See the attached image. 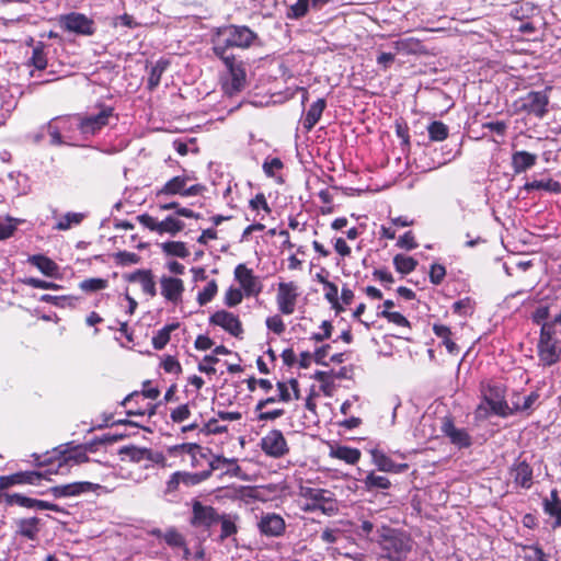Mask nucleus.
Listing matches in <instances>:
<instances>
[{"instance_id": "1", "label": "nucleus", "mask_w": 561, "mask_h": 561, "mask_svg": "<svg viewBox=\"0 0 561 561\" xmlns=\"http://www.w3.org/2000/svg\"><path fill=\"white\" fill-rule=\"evenodd\" d=\"M257 39V34L245 25L228 24L217 27L211 35V50L216 57L233 56L231 48L247 49Z\"/></svg>"}, {"instance_id": "2", "label": "nucleus", "mask_w": 561, "mask_h": 561, "mask_svg": "<svg viewBox=\"0 0 561 561\" xmlns=\"http://www.w3.org/2000/svg\"><path fill=\"white\" fill-rule=\"evenodd\" d=\"M376 542L380 547L381 557L388 561H405L413 549V540L401 529L382 525L377 529Z\"/></svg>"}, {"instance_id": "3", "label": "nucleus", "mask_w": 561, "mask_h": 561, "mask_svg": "<svg viewBox=\"0 0 561 561\" xmlns=\"http://www.w3.org/2000/svg\"><path fill=\"white\" fill-rule=\"evenodd\" d=\"M299 496L305 500L301 505L305 512L320 511L324 515L333 516L339 511L337 501L329 490L301 485Z\"/></svg>"}, {"instance_id": "4", "label": "nucleus", "mask_w": 561, "mask_h": 561, "mask_svg": "<svg viewBox=\"0 0 561 561\" xmlns=\"http://www.w3.org/2000/svg\"><path fill=\"white\" fill-rule=\"evenodd\" d=\"M227 69V73L222 79V89L226 94L234 95L247 87V69L241 60H237L234 56L218 57Z\"/></svg>"}, {"instance_id": "5", "label": "nucleus", "mask_w": 561, "mask_h": 561, "mask_svg": "<svg viewBox=\"0 0 561 561\" xmlns=\"http://www.w3.org/2000/svg\"><path fill=\"white\" fill-rule=\"evenodd\" d=\"M114 118V108L106 105H99L98 111L77 115V126L85 137L96 135L103 127Z\"/></svg>"}, {"instance_id": "6", "label": "nucleus", "mask_w": 561, "mask_h": 561, "mask_svg": "<svg viewBox=\"0 0 561 561\" xmlns=\"http://www.w3.org/2000/svg\"><path fill=\"white\" fill-rule=\"evenodd\" d=\"M537 350L543 366L554 365L561 357V334L550 331L549 328H541Z\"/></svg>"}, {"instance_id": "7", "label": "nucleus", "mask_w": 561, "mask_h": 561, "mask_svg": "<svg viewBox=\"0 0 561 561\" xmlns=\"http://www.w3.org/2000/svg\"><path fill=\"white\" fill-rule=\"evenodd\" d=\"M298 298V287L294 282L279 283L277 286L276 304L283 314L295 312Z\"/></svg>"}, {"instance_id": "8", "label": "nucleus", "mask_w": 561, "mask_h": 561, "mask_svg": "<svg viewBox=\"0 0 561 561\" xmlns=\"http://www.w3.org/2000/svg\"><path fill=\"white\" fill-rule=\"evenodd\" d=\"M188 180L190 178L186 175L172 178L161 190L158 191L157 196L176 194L182 196L198 195L203 191V186L201 184H195L187 187Z\"/></svg>"}, {"instance_id": "9", "label": "nucleus", "mask_w": 561, "mask_h": 561, "mask_svg": "<svg viewBox=\"0 0 561 561\" xmlns=\"http://www.w3.org/2000/svg\"><path fill=\"white\" fill-rule=\"evenodd\" d=\"M261 449L270 457L280 458L288 453L287 442L279 430L270 431L262 437Z\"/></svg>"}, {"instance_id": "10", "label": "nucleus", "mask_w": 561, "mask_h": 561, "mask_svg": "<svg viewBox=\"0 0 561 561\" xmlns=\"http://www.w3.org/2000/svg\"><path fill=\"white\" fill-rule=\"evenodd\" d=\"M60 25L68 32L81 35L93 33V21L82 13L72 12L60 16Z\"/></svg>"}, {"instance_id": "11", "label": "nucleus", "mask_w": 561, "mask_h": 561, "mask_svg": "<svg viewBox=\"0 0 561 561\" xmlns=\"http://www.w3.org/2000/svg\"><path fill=\"white\" fill-rule=\"evenodd\" d=\"M234 278L239 282L244 294L250 296H257L262 291V283L253 271L248 268L244 264H239L234 268Z\"/></svg>"}, {"instance_id": "12", "label": "nucleus", "mask_w": 561, "mask_h": 561, "mask_svg": "<svg viewBox=\"0 0 561 561\" xmlns=\"http://www.w3.org/2000/svg\"><path fill=\"white\" fill-rule=\"evenodd\" d=\"M192 511L193 516L191 524L194 527L208 528L219 522V515L215 508L208 505H204L198 501H194Z\"/></svg>"}, {"instance_id": "13", "label": "nucleus", "mask_w": 561, "mask_h": 561, "mask_svg": "<svg viewBox=\"0 0 561 561\" xmlns=\"http://www.w3.org/2000/svg\"><path fill=\"white\" fill-rule=\"evenodd\" d=\"M211 324L222 328L233 336H240L243 332L239 318L226 310L216 311L209 319Z\"/></svg>"}, {"instance_id": "14", "label": "nucleus", "mask_w": 561, "mask_h": 561, "mask_svg": "<svg viewBox=\"0 0 561 561\" xmlns=\"http://www.w3.org/2000/svg\"><path fill=\"white\" fill-rule=\"evenodd\" d=\"M121 453L126 455L134 462L150 461L162 467H164L167 462V458L162 453L152 451L148 448L130 446L122 449Z\"/></svg>"}, {"instance_id": "15", "label": "nucleus", "mask_w": 561, "mask_h": 561, "mask_svg": "<svg viewBox=\"0 0 561 561\" xmlns=\"http://www.w3.org/2000/svg\"><path fill=\"white\" fill-rule=\"evenodd\" d=\"M548 102L546 93L533 91L522 99V108L537 117H542L547 112Z\"/></svg>"}, {"instance_id": "16", "label": "nucleus", "mask_w": 561, "mask_h": 561, "mask_svg": "<svg viewBox=\"0 0 561 561\" xmlns=\"http://www.w3.org/2000/svg\"><path fill=\"white\" fill-rule=\"evenodd\" d=\"M161 295L165 300L178 304L182 300L184 283L182 279L171 276L160 278Z\"/></svg>"}, {"instance_id": "17", "label": "nucleus", "mask_w": 561, "mask_h": 561, "mask_svg": "<svg viewBox=\"0 0 561 561\" xmlns=\"http://www.w3.org/2000/svg\"><path fill=\"white\" fill-rule=\"evenodd\" d=\"M257 527L260 531L268 537H278L285 531L284 518L275 513H267L262 515Z\"/></svg>"}, {"instance_id": "18", "label": "nucleus", "mask_w": 561, "mask_h": 561, "mask_svg": "<svg viewBox=\"0 0 561 561\" xmlns=\"http://www.w3.org/2000/svg\"><path fill=\"white\" fill-rule=\"evenodd\" d=\"M99 484H94L88 481L73 482L62 485H56L50 489L51 494L55 497H67L75 496L85 492H92L99 489Z\"/></svg>"}, {"instance_id": "19", "label": "nucleus", "mask_w": 561, "mask_h": 561, "mask_svg": "<svg viewBox=\"0 0 561 561\" xmlns=\"http://www.w3.org/2000/svg\"><path fill=\"white\" fill-rule=\"evenodd\" d=\"M442 432L449 440L459 448H466L471 445V437L463 428L455 426L451 420L444 419L442 424Z\"/></svg>"}, {"instance_id": "20", "label": "nucleus", "mask_w": 561, "mask_h": 561, "mask_svg": "<svg viewBox=\"0 0 561 561\" xmlns=\"http://www.w3.org/2000/svg\"><path fill=\"white\" fill-rule=\"evenodd\" d=\"M44 478L42 472L25 471L11 476L0 477V488H10L15 484H37Z\"/></svg>"}, {"instance_id": "21", "label": "nucleus", "mask_w": 561, "mask_h": 561, "mask_svg": "<svg viewBox=\"0 0 561 561\" xmlns=\"http://www.w3.org/2000/svg\"><path fill=\"white\" fill-rule=\"evenodd\" d=\"M510 476L514 483L523 489H530L533 485V468L526 461L515 462Z\"/></svg>"}, {"instance_id": "22", "label": "nucleus", "mask_w": 561, "mask_h": 561, "mask_svg": "<svg viewBox=\"0 0 561 561\" xmlns=\"http://www.w3.org/2000/svg\"><path fill=\"white\" fill-rule=\"evenodd\" d=\"M128 282L138 283L144 294L154 297L157 295L156 282L150 270H137L127 276Z\"/></svg>"}, {"instance_id": "23", "label": "nucleus", "mask_w": 561, "mask_h": 561, "mask_svg": "<svg viewBox=\"0 0 561 561\" xmlns=\"http://www.w3.org/2000/svg\"><path fill=\"white\" fill-rule=\"evenodd\" d=\"M537 162V156L525 150L515 151L512 154V168L514 173L519 174L533 168Z\"/></svg>"}, {"instance_id": "24", "label": "nucleus", "mask_w": 561, "mask_h": 561, "mask_svg": "<svg viewBox=\"0 0 561 561\" xmlns=\"http://www.w3.org/2000/svg\"><path fill=\"white\" fill-rule=\"evenodd\" d=\"M373 461L380 471L385 472H402L408 468L407 463H396L387 455L379 450L371 451Z\"/></svg>"}, {"instance_id": "25", "label": "nucleus", "mask_w": 561, "mask_h": 561, "mask_svg": "<svg viewBox=\"0 0 561 561\" xmlns=\"http://www.w3.org/2000/svg\"><path fill=\"white\" fill-rule=\"evenodd\" d=\"M543 511L549 516L554 517L553 528L561 526V500L557 490H552L550 497L545 499Z\"/></svg>"}, {"instance_id": "26", "label": "nucleus", "mask_w": 561, "mask_h": 561, "mask_svg": "<svg viewBox=\"0 0 561 561\" xmlns=\"http://www.w3.org/2000/svg\"><path fill=\"white\" fill-rule=\"evenodd\" d=\"M28 262L36 266L44 275L48 277H57L59 267L58 265L45 255H32L28 257Z\"/></svg>"}, {"instance_id": "27", "label": "nucleus", "mask_w": 561, "mask_h": 561, "mask_svg": "<svg viewBox=\"0 0 561 561\" xmlns=\"http://www.w3.org/2000/svg\"><path fill=\"white\" fill-rule=\"evenodd\" d=\"M277 390L278 401L288 402L300 398L299 383L294 378L288 382H277Z\"/></svg>"}, {"instance_id": "28", "label": "nucleus", "mask_w": 561, "mask_h": 561, "mask_svg": "<svg viewBox=\"0 0 561 561\" xmlns=\"http://www.w3.org/2000/svg\"><path fill=\"white\" fill-rule=\"evenodd\" d=\"M324 108V99H318L314 103L311 104L304 121V126L306 129L310 130L313 128V126L319 122Z\"/></svg>"}, {"instance_id": "29", "label": "nucleus", "mask_w": 561, "mask_h": 561, "mask_svg": "<svg viewBox=\"0 0 561 561\" xmlns=\"http://www.w3.org/2000/svg\"><path fill=\"white\" fill-rule=\"evenodd\" d=\"M331 457L345 461L350 465H355L360 458V451L356 448L347 446H337L330 451Z\"/></svg>"}, {"instance_id": "30", "label": "nucleus", "mask_w": 561, "mask_h": 561, "mask_svg": "<svg viewBox=\"0 0 561 561\" xmlns=\"http://www.w3.org/2000/svg\"><path fill=\"white\" fill-rule=\"evenodd\" d=\"M39 519L36 517L23 518L18 522V533L27 538L34 539L39 531Z\"/></svg>"}, {"instance_id": "31", "label": "nucleus", "mask_w": 561, "mask_h": 561, "mask_svg": "<svg viewBox=\"0 0 561 561\" xmlns=\"http://www.w3.org/2000/svg\"><path fill=\"white\" fill-rule=\"evenodd\" d=\"M526 191L542 190L549 193H561V184L552 179L535 180L524 185Z\"/></svg>"}, {"instance_id": "32", "label": "nucleus", "mask_w": 561, "mask_h": 561, "mask_svg": "<svg viewBox=\"0 0 561 561\" xmlns=\"http://www.w3.org/2000/svg\"><path fill=\"white\" fill-rule=\"evenodd\" d=\"M161 249L167 255H172L181 259H185L190 255V251L184 242L181 241H168L161 243Z\"/></svg>"}, {"instance_id": "33", "label": "nucleus", "mask_w": 561, "mask_h": 561, "mask_svg": "<svg viewBox=\"0 0 561 561\" xmlns=\"http://www.w3.org/2000/svg\"><path fill=\"white\" fill-rule=\"evenodd\" d=\"M84 218V215L81 213H67L57 221L55 229L65 231L69 230L72 227L79 226Z\"/></svg>"}, {"instance_id": "34", "label": "nucleus", "mask_w": 561, "mask_h": 561, "mask_svg": "<svg viewBox=\"0 0 561 561\" xmlns=\"http://www.w3.org/2000/svg\"><path fill=\"white\" fill-rule=\"evenodd\" d=\"M184 222L174 218L173 216H169L165 219L159 221L158 233H169L171 236L176 234L178 232L184 229Z\"/></svg>"}, {"instance_id": "35", "label": "nucleus", "mask_w": 561, "mask_h": 561, "mask_svg": "<svg viewBox=\"0 0 561 561\" xmlns=\"http://www.w3.org/2000/svg\"><path fill=\"white\" fill-rule=\"evenodd\" d=\"M393 265L399 273L409 274L415 270V267L417 265V261L411 256H407L403 254H397L393 257Z\"/></svg>"}, {"instance_id": "36", "label": "nucleus", "mask_w": 561, "mask_h": 561, "mask_svg": "<svg viewBox=\"0 0 561 561\" xmlns=\"http://www.w3.org/2000/svg\"><path fill=\"white\" fill-rule=\"evenodd\" d=\"M428 136L432 141H443L448 137V127L438 121L431 123L427 127Z\"/></svg>"}, {"instance_id": "37", "label": "nucleus", "mask_w": 561, "mask_h": 561, "mask_svg": "<svg viewBox=\"0 0 561 561\" xmlns=\"http://www.w3.org/2000/svg\"><path fill=\"white\" fill-rule=\"evenodd\" d=\"M179 324L165 325L157 332L152 337V345L156 350H162L170 341L171 332L178 328Z\"/></svg>"}, {"instance_id": "38", "label": "nucleus", "mask_w": 561, "mask_h": 561, "mask_svg": "<svg viewBox=\"0 0 561 561\" xmlns=\"http://www.w3.org/2000/svg\"><path fill=\"white\" fill-rule=\"evenodd\" d=\"M484 399L493 414L501 416H506L508 414V407L500 394H496L494 398L485 394Z\"/></svg>"}, {"instance_id": "39", "label": "nucleus", "mask_w": 561, "mask_h": 561, "mask_svg": "<svg viewBox=\"0 0 561 561\" xmlns=\"http://www.w3.org/2000/svg\"><path fill=\"white\" fill-rule=\"evenodd\" d=\"M433 331L438 337L443 339V343L449 353H454L457 350L456 343L450 340L451 332L448 327L444 324H434Z\"/></svg>"}, {"instance_id": "40", "label": "nucleus", "mask_w": 561, "mask_h": 561, "mask_svg": "<svg viewBox=\"0 0 561 561\" xmlns=\"http://www.w3.org/2000/svg\"><path fill=\"white\" fill-rule=\"evenodd\" d=\"M218 286L215 279L210 280L205 288L198 294L197 301L199 306H205L216 296Z\"/></svg>"}, {"instance_id": "41", "label": "nucleus", "mask_w": 561, "mask_h": 561, "mask_svg": "<svg viewBox=\"0 0 561 561\" xmlns=\"http://www.w3.org/2000/svg\"><path fill=\"white\" fill-rule=\"evenodd\" d=\"M79 287L87 293L98 291L107 287V280L104 278H88L82 280Z\"/></svg>"}, {"instance_id": "42", "label": "nucleus", "mask_w": 561, "mask_h": 561, "mask_svg": "<svg viewBox=\"0 0 561 561\" xmlns=\"http://www.w3.org/2000/svg\"><path fill=\"white\" fill-rule=\"evenodd\" d=\"M365 484L368 489H388L391 483L388 478L371 472L365 478Z\"/></svg>"}, {"instance_id": "43", "label": "nucleus", "mask_w": 561, "mask_h": 561, "mask_svg": "<svg viewBox=\"0 0 561 561\" xmlns=\"http://www.w3.org/2000/svg\"><path fill=\"white\" fill-rule=\"evenodd\" d=\"M324 288L327 289L324 297L332 305V307L340 311L342 307L339 304V289L337 286L332 282H325Z\"/></svg>"}, {"instance_id": "44", "label": "nucleus", "mask_w": 561, "mask_h": 561, "mask_svg": "<svg viewBox=\"0 0 561 561\" xmlns=\"http://www.w3.org/2000/svg\"><path fill=\"white\" fill-rule=\"evenodd\" d=\"M163 539L170 547H173V548H179V547L185 546V540H184L183 536L174 528L168 529L165 531V534L163 535Z\"/></svg>"}, {"instance_id": "45", "label": "nucleus", "mask_w": 561, "mask_h": 561, "mask_svg": "<svg viewBox=\"0 0 561 561\" xmlns=\"http://www.w3.org/2000/svg\"><path fill=\"white\" fill-rule=\"evenodd\" d=\"M165 67L167 64L163 61H158L152 67L148 79V85L150 89H154L160 83L161 75L165 70Z\"/></svg>"}, {"instance_id": "46", "label": "nucleus", "mask_w": 561, "mask_h": 561, "mask_svg": "<svg viewBox=\"0 0 561 561\" xmlns=\"http://www.w3.org/2000/svg\"><path fill=\"white\" fill-rule=\"evenodd\" d=\"M264 173L268 178H275L276 172L284 168L279 158L266 159L262 165Z\"/></svg>"}, {"instance_id": "47", "label": "nucleus", "mask_w": 561, "mask_h": 561, "mask_svg": "<svg viewBox=\"0 0 561 561\" xmlns=\"http://www.w3.org/2000/svg\"><path fill=\"white\" fill-rule=\"evenodd\" d=\"M219 522H220V526H221V535H220L221 539L230 537L237 533L236 523L231 517L219 516Z\"/></svg>"}, {"instance_id": "48", "label": "nucleus", "mask_w": 561, "mask_h": 561, "mask_svg": "<svg viewBox=\"0 0 561 561\" xmlns=\"http://www.w3.org/2000/svg\"><path fill=\"white\" fill-rule=\"evenodd\" d=\"M380 317L382 318H386L389 322L393 323V324H397L399 327H404V328H409L410 327V322L408 321V319L401 314L400 312H396V311H381L379 313Z\"/></svg>"}, {"instance_id": "49", "label": "nucleus", "mask_w": 561, "mask_h": 561, "mask_svg": "<svg viewBox=\"0 0 561 561\" xmlns=\"http://www.w3.org/2000/svg\"><path fill=\"white\" fill-rule=\"evenodd\" d=\"M242 291L238 288L230 287L225 295V304L228 307H234L242 301Z\"/></svg>"}, {"instance_id": "50", "label": "nucleus", "mask_w": 561, "mask_h": 561, "mask_svg": "<svg viewBox=\"0 0 561 561\" xmlns=\"http://www.w3.org/2000/svg\"><path fill=\"white\" fill-rule=\"evenodd\" d=\"M12 218H0V241L11 237L15 230Z\"/></svg>"}, {"instance_id": "51", "label": "nucleus", "mask_w": 561, "mask_h": 561, "mask_svg": "<svg viewBox=\"0 0 561 561\" xmlns=\"http://www.w3.org/2000/svg\"><path fill=\"white\" fill-rule=\"evenodd\" d=\"M31 60L36 69L43 70L46 68L47 60H46L45 54L43 51V48L41 46H36L33 49V55H32Z\"/></svg>"}, {"instance_id": "52", "label": "nucleus", "mask_w": 561, "mask_h": 561, "mask_svg": "<svg viewBox=\"0 0 561 561\" xmlns=\"http://www.w3.org/2000/svg\"><path fill=\"white\" fill-rule=\"evenodd\" d=\"M163 369L169 374H181L182 367L179 360L173 356H167L162 362Z\"/></svg>"}, {"instance_id": "53", "label": "nucleus", "mask_w": 561, "mask_h": 561, "mask_svg": "<svg viewBox=\"0 0 561 561\" xmlns=\"http://www.w3.org/2000/svg\"><path fill=\"white\" fill-rule=\"evenodd\" d=\"M397 245L401 249L413 250L417 247V243L412 231H408L398 239Z\"/></svg>"}, {"instance_id": "54", "label": "nucleus", "mask_w": 561, "mask_h": 561, "mask_svg": "<svg viewBox=\"0 0 561 561\" xmlns=\"http://www.w3.org/2000/svg\"><path fill=\"white\" fill-rule=\"evenodd\" d=\"M25 284H27L28 286H31L33 288H39V289L57 290L60 287L59 285H57L55 283L42 280V279H38V278H34V277L27 278L25 280Z\"/></svg>"}, {"instance_id": "55", "label": "nucleus", "mask_w": 561, "mask_h": 561, "mask_svg": "<svg viewBox=\"0 0 561 561\" xmlns=\"http://www.w3.org/2000/svg\"><path fill=\"white\" fill-rule=\"evenodd\" d=\"M446 270L440 264H433L430 270V279L433 284L438 285L444 279Z\"/></svg>"}, {"instance_id": "56", "label": "nucleus", "mask_w": 561, "mask_h": 561, "mask_svg": "<svg viewBox=\"0 0 561 561\" xmlns=\"http://www.w3.org/2000/svg\"><path fill=\"white\" fill-rule=\"evenodd\" d=\"M266 327L278 335L285 331V324L282 318L277 314L266 319Z\"/></svg>"}, {"instance_id": "57", "label": "nucleus", "mask_w": 561, "mask_h": 561, "mask_svg": "<svg viewBox=\"0 0 561 561\" xmlns=\"http://www.w3.org/2000/svg\"><path fill=\"white\" fill-rule=\"evenodd\" d=\"M308 11V0H297L296 3L290 5V13L289 16L293 18H301L304 16Z\"/></svg>"}, {"instance_id": "58", "label": "nucleus", "mask_w": 561, "mask_h": 561, "mask_svg": "<svg viewBox=\"0 0 561 561\" xmlns=\"http://www.w3.org/2000/svg\"><path fill=\"white\" fill-rule=\"evenodd\" d=\"M320 329L322 331H320L319 333H313L311 335V340L316 341V342H321L323 340H327L331 336V333H332V324L331 322L329 321H323Z\"/></svg>"}, {"instance_id": "59", "label": "nucleus", "mask_w": 561, "mask_h": 561, "mask_svg": "<svg viewBox=\"0 0 561 561\" xmlns=\"http://www.w3.org/2000/svg\"><path fill=\"white\" fill-rule=\"evenodd\" d=\"M191 411L187 404H182L171 412V419L173 422H183L188 419Z\"/></svg>"}, {"instance_id": "60", "label": "nucleus", "mask_w": 561, "mask_h": 561, "mask_svg": "<svg viewBox=\"0 0 561 561\" xmlns=\"http://www.w3.org/2000/svg\"><path fill=\"white\" fill-rule=\"evenodd\" d=\"M116 257L117 261L124 265L137 264L140 260V256L138 254L127 251L118 252Z\"/></svg>"}, {"instance_id": "61", "label": "nucleus", "mask_w": 561, "mask_h": 561, "mask_svg": "<svg viewBox=\"0 0 561 561\" xmlns=\"http://www.w3.org/2000/svg\"><path fill=\"white\" fill-rule=\"evenodd\" d=\"M549 307L540 306L535 310V312L531 316V319L536 324H540L542 327L543 322H549L547 320L549 318Z\"/></svg>"}, {"instance_id": "62", "label": "nucleus", "mask_w": 561, "mask_h": 561, "mask_svg": "<svg viewBox=\"0 0 561 561\" xmlns=\"http://www.w3.org/2000/svg\"><path fill=\"white\" fill-rule=\"evenodd\" d=\"M138 221L151 231L158 232L159 221L148 214H142L137 217Z\"/></svg>"}, {"instance_id": "63", "label": "nucleus", "mask_w": 561, "mask_h": 561, "mask_svg": "<svg viewBox=\"0 0 561 561\" xmlns=\"http://www.w3.org/2000/svg\"><path fill=\"white\" fill-rule=\"evenodd\" d=\"M180 483H182L181 482V471H176L168 480L167 486H165V493L167 494L174 493L179 489Z\"/></svg>"}, {"instance_id": "64", "label": "nucleus", "mask_w": 561, "mask_h": 561, "mask_svg": "<svg viewBox=\"0 0 561 561\" xmlns=\"http://www.w3.org/2000/svg\"><path fill=\"white\" fill-rule=\"evenodd\" d=\"M10 499L14 501V505H19V506L27 507V508H34V500L35 499H31V497L24 496L19 493H14L13 496Z\"/></svg>"}]
</instances>
